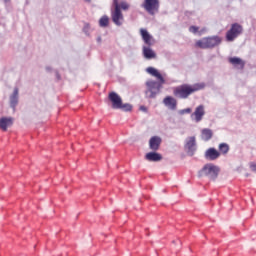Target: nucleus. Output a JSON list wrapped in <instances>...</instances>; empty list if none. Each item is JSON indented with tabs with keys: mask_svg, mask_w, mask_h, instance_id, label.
Instances as JSON below:
<instances>
[{
	"mask_svg": "<svg viewBox=\"0 0 256 256\" xmlns=\"http://www.w3.org/2000/svg\"><path fill=\"white\" fill-rule=\"evenodd\" d=\"M204 87L205 83H196L194 85L182 84L174 88V95L180 99H188L190 95L197 93V91L203 90Z\"/></svg>",
	"mask_w": 256,
	"mask_h": 256,
	"instance_id": "f257e3e1",
	"label": "nucleus"
},
{
	"mask_svg": "<svg viewBox=\"0 0 256 256\" xmlns=\"http://www.w3.org/2000/svg\"><path fill=\"white\" fill-rule=\"evenodd\" d=\"M113 7L114 10L111 12L112 21L114 24H116L118 27H121L123 25V21H125V18L123 17L122 11H128L129 9V3L127 1H120L119 0H113Z\"/></svg>",
	"mask_w": 256,
	"mask_h": 256,
	"instance_id": "f03ea898",
	"label": "nucleus"
},
{
	"mask_svg": "<svg viewBox=\"0 0 256 256\" xmlns=\"http://www.w3.org/2000/svg\"><path fill=\"white\" fill-rule=\"evenodd\" d=\"M140 35L145 45H148L143 46L142 48L143 56L145 57V59H156L157 54L155 53V51H153V49H151V45H153L154 43L153 36H151V34H149L147 29L145 28L140 29Z\"/></svg>",
	"mask_w": 256,
	"mask_h": 256,
	"instance_id": "7ed1b4c3",
	"label": "nucleus"
},
{
	"mask_svg": "<svg viewBox=\"0 0 256 256\" xmlns=\"http://www.w3.org/2000/svg\"><path fill=\"white\" fill-rule=\"evenodd\" d=\"M221 37L212 36V37H204L195 43V47L198 49H213V47H217V45H221Z\"/></svg>",
	"mask_w": 256,
	"mask_h": 256,
	"instance_id": "20e7f679",
	"label": "nucleus"
},
{
	"mask_svg": "<svg viewBox=\"0 0 256 256\" xmlns=\"http://www.w3.org/2000/svg\"><path fill=\"white\" fill-rule=\"evenodd\" d=\"M109 101L112 103L113 109H123L124 111H131V104H123L121 96L115 92H111L108 96Z\"/></svg>",
	"mask_w": 256,
	"mask_h": 256,
	"instance_id": "39448f33",
	"label": "nucleus"
},
{
	"mask_svg": "<svg viewBox=\"0 0 256 256\" xmlns=\"http://www.w3.org/2000/svg\"><path fill=\"white\" fill-rule=\"evenodd\" d=\"M243 33V26L239 23H233L230 29L226 32V41L229 43L235 41L239 35Z\"/></svg>",
	"mask_w": 256,
	"mask_h": 256,
	"instance_id": "423d86ee",
	"label": "nucleus"
},
{
	"mask_svg": "<svg viewBox=\"0 0 256 256\" xmlns=\"http://www.w3.org/2000/svg\"><path fill=\"white\" fill-rule=\"evenodd\" d=\"M219 167L214 164H206L202 168V175H205V177H208V179H211L212 181H215L217 177H219Z\"/></svg>",
	"mask_w": 256,
	"mask_h": 256,
	"instance_id": "0eeeda50",
	"label": "nucleus"
},
{
	"mask_svg": "<svg viewBox=\"0 0 256 256\" xmlns=\"http://www.w3.org/2000/svg\"><path fill=\"white\" fill-rule=\"evenodd\" d=\"M142 7L149 15H155L159 11V0H144Z\"/></svg>",
	"mask_w": 256,
	"mask_h": 256,
	"instance_id": "6e6552de",
	"label": "nucleus"
},
{
	"mask_svg": "<svg viewBox=\"0 0 256 256\" xmlns=\"http://www.w3.org/2000/svg\"><path fill=\"white\" fill-rule=\"evenodd\" d=\"M191 117L194 118L196 123L203 121V117H205V106L203 105L197 106L194 113L191 115Z\"/></svg>",
	"mask_w": 256,
	"mask_h": 256,
	"instance_id": "1a4fd4ad",
	"label": "nucleus"
},
{
	"mask_svg": "<svg viewBox=\"0 0 256 256\" xmlns=\"http://www.w3.org/2000/svg\"><path fill=\"white\" fill-rule=\"evenodd\" d=\"M204 157L208 161H217L221 157V153L215 148H209L206 150Z\"/></svg>",
	"mask_w": 256,
	"mask_h": 256,
	"instance_id": "9d476101",
	"label": "nucleus"
},
{
	"mask_svg": "<svg viewBox=\"0 0 256 256\" xmlns=\"http://www.w3.org/2000/svg\"><path fill=\"white\" fill-rule=\"evenodd\" d=\"M146 87L148 89V93H150V97H155L157 95V92L159 91V84H157L154 80H149L146 82ZM157 91V92H155Z\"/></svg>",
	"mask_w": 256,
	"mask_h": 256,
	"instance_id": "9b49d317",
	"label": "nucleus"
},
{
	"mask_svg": "<svg viewBox=\"0 0 256 256\" xmlns=\"http://www.w3.org/2000/svg\"><path fill=\"white\" fill-rule=\"evenodd\" d=\"M195 145H196L195 136H191L187 138L185 149H187L188 155L193 156V154L195 153Z\"/></svg>",
	"mask_w": 256,
	"mask_h": 256,
	"instance_id": "f8f14e48",
	"label": "nucleus"
},
{
	"mask_svg": "<svg viewBox=\"0 0 256 256\" xmlns=\"http://www.w3.org/2000/svg\"><path fill=\"white\" fill-rule=\"evenodd\" d=\"M13 126V118L11 117H2L0 118V129L2 131H7L9 127Z\"/></svg>",
	"mask_w": 256,
	"mask_h": 256,
	"instance_id": "ddd939ff",
	"label": "nucleus"
},
{
	"mask_svg": "<svg viewBox=\"0 0 256 256\" xmlns=\"http://www.w3.org/2000/svg\"><path fill=\"white\" fill-rule=\"evenodd\" d=\"M161 137L154 136L149 140V147L152 151H159V147H161Z\"/></svg>",
	"mask_w": 256,
	"mask_h": 256,
	"instance_id": "4468645a",
	"label": "nucleus"
},
{
	"mask_svg": "<svg viewBox=\"0 0 256 256\" xmlns=\"http://www.w3.org/2000/svg\"><path fill=\"white\" fill-rule=\"evenodd\" d=\"M146 71H147V73L152 75V77H156V79H158V81H160L161 85L165 84V78H163V75H161V73H159V70H157L153 67H148L146 69Z\"/></svg>",
	"mask_w": 256,
	"mask_h": 256,
	"instance_id": "2eb2a0df",
	"label": "nucleus"
},
{
	"mask_svg": "<svg viewBox=\"0 0 256 256\" xmlns=\"http://www.w3.org/2000/svg\"><path fill=\"white\" fill-rule=\"evenodd\" d=\"M228 61L231 65H234V67H238V69H245V61L239 57H231Z\"/></svg>",
	"mask_w": 256,
	"mask_h": 256,
	"instance_id": "dca6fc26",
	"label": "nucleus"
},
{
	"mask_svg": "<svg viewBox=\"0 0 256 256\" xmlns=\"http://www.w3.org/2000/svg\"><path fill=\"white\" fill-rule=\"evenodd\" d=\"M163 103L164 105H166V107H169L170 109H177V100H175V98L171 96H167L166 98H164Z\"/></svg>",
	"mask_w": 256,
	"mask_h": 256,
	"instance_id": "f3484780",
	"label": "nucleus"
},
{
	"mask_svg": "<svg viewBox=\"0 0 256 256\" xmlns=\"http://www.w3.org/2000/svg\"><path fill=\"white\" fill-rule=\"evenodd\" d=\"M145 159L147 161L157 162V161H161V159H163V156H161V154L157 152H150L146 154Z\"/></svg>",
	"mask_w": 256,
	"mask_h": 256,
	"instance_id": "a211bd4d",
	"label": "nucleus"
},
{
	"mask_svg": "<svg viewBox=\"0 0 256 256\" xmlns=\"http://www.w3.org/2000/svg\"><path fill=\"white\" fill-rule=\"evenodd\" d=\"M18 102H19V89L15 88L13 94L10 97L11 107H16Z\"/></svg>",
	"mask_w": 256,
	"mask_h": 256,
	"instance_id": "6ab92c4d",
	"label": "nucleus"
},
{
	"mask_svg": "<svg viewBox=\"0 0 256 256\" xmlns=\"http://www.w3.org/2000/svg\"><path fill=\"white\" fill-rule=\"evenodd\" d=\"M229 149V144L220 143L218 146V153H220V155H227V153H229Z\"/></svg>",
	"mask_w": 256,
	"mask_h": 256,
	"instance_id": "aec40b11",
	"label": "nucleus"
},
{
	"mask_svg": "<svg viewBox=\"0 0 256 256\" xmlns=\"http://www.w3.org/2000/svg\"><path fill=\"white\" fill-rule=\"evenodd\" d=\"M211 137H213V132L211 131V129L202 130V139H204V141H209Z\"/></svg>",
	"mask_w": 256,
	"mask_h": 256,
	"instance_id": "412c9836",
	"label": "nucleus"
},
{
	"mask_svg": "<svg viewBox=\"0 0 256 256\" xmlns=\"http://www.w3.org/2000/svg\"><path fill=\"white\" fill-rule=\"evenodd\" d=\"M100 27H108L109 26V16H102L99 20Z\"/></svg>",
	"mask_w": 256,
	"mask_h": 256,
	"instance_id": "4be33fe9",
	"label": "nucleus"
},
{
	"mask_svg": "<svg viewBox=\"0 0 256 256\" xmlns=\"http://www.w3.org/2000/svg\"><path fill=\"white\" fill-rule=\"evenodd\" d=\"M189 31H190V33H198L199 32V27H197V26H190L189 27Z\"/></svg>",
	"mask_w": 256,
	"mask_h": 256,
	"instance_id": "5701e85b",
	"label": "nucleus"
},
{
	"mask_svg": "<svg viewBox=\"0 0 256 256\" xmlns=\"http://www.w3.org/2000/svg\"><path fill=\"white\" fill-rule=\"evenodd\" d=\"M91 29V26L89 25V24H85V26H84V32L85 33H89V30Z\"/></svg>",
	"mask_w": 256,
	"mask_h": 256,
	"instance_id": "b1692460",
	"label": "nucleus"
},
{
	"mask_svg": "<svg viewBox=\"0 0 256 256\" xmlns=\"http://www.w3.org/2000/svg\"><path fill=\"white\" fill-rule=\"evenodd\" d=\"M250 169H251V171L256 172V164L255 163H251L250 164Z\"/></svg>",
	"mask_w": 256,
	"mask_h": 256,
	"instance_id": "393cba45",
	"label": "nucleus"
},
{
	"mask_svg": "<svg viewBox=\"0 0 256 256\" xmlns=\"http://www.w3.org/2000/svg\"><path fill=\"white\" fill-rule=\"evenodd\" d=\"M182 113H191V108H186L182 110Z\"/></svg>",
	"mask_w": 256,
	"mask_h": 256,
	"instance_id": "a878e982",
	"label": "nucleus"
},
{
	"mask_svg": "<svg viewBox=\"0 0 256 256\" xmlns=\"http://www.w3.org/2000/svg\"><path fill=\"white\" fill-rule=\"evenodd\" d=\"M140 111H144V112H146V111H147V107H145V106H141V107H140Z\"/></svg>",
	"mask_w": 256,
	"mask_h": 256,
	"instance_id": "bb28decb",
	"label": "nucleus"
},
{
	"mask_svg": "<svg viewBox=\"0 0 256 256\" xmlns=\"http://www.w3.org/2000/svg\"><path fill=\"white\" fill-rule=\"evenodd\" d=\"M5 1V3H9V1H11V0H4Z\"/></svg>",
	"mask_w": 256,
	"mask_h": 256,
	"instance_id": "cd10ccee",
	"label": "nucleus"
},
{
	"mask_svg": "<svg viewBox=\"0 0 256 256\" xmlns=\"http://www.w3.org/2000/svg\"><path fill=\"white\" fill-rule=\"evenodd\" d=\"M86 1H91V0H86Z\"/></svg>",
	"mask_w": 256,
	"mask_h": 256,
	"instance_id": "c85d7f7f",
	"label": "nucleus"
}]
</instances>
